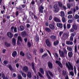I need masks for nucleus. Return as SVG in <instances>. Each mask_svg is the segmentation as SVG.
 Returning a JSON list of instances; mask_svg holds the SVG:
<instances>
[{"label":"nucleus","mask_w":79,"mask_h":79,"mask_svg":"<svg viewBox=\"0 0 79 79\" xmlns=\"http://www.w3.org/2000/svg\"><path fill=\"white\" fill-rule=\"evenodd\" d=\"M54 8L55 9L54 11L56 13H57V12L59 11V10H60V8L58 7V5H57V4H55L54 6Z\"/></svg>","instance_id":"20e7f679"},{"label":"nucleus","mask_w":79,"mask_h":79,"mask_svg":"<svg viewBox=\"0 0 79 79\" xmlns=\"http://www.w3.org/2000/svg\"><path fill=\"white\" fill-rule=\"evenodd\" d=\"M55 57L56 58H58V54L57 53H55Z\"/></svg>","instance_id":"680f3d73"},{"label":"nucleus","mask_w":79,"mask_h":79,"mask_svg":"<svg viewBox=\"0 0 79 79\" xmlns=\"http://www.w3.org/2000/svg\"><path fill=\"white\" fill-rule=\"evenodd\" d=\"M66 44L67 45H73V42H71L69 41H66Z\"/></svg>","instance_id":"412c9836"},{"label":"nucleus","mask_w":79,"mask_h":79,"mask_svg":"<svg viewBox=\"0 0 79 79\" xmlns=\"http://www.w3.org/2000/svg\"><path fill=\"white\" fill-rule=\"evenodd\" d=\"M44 9V8L42 6H41L39 8V10L40 12L41 13H43V10Z\"/></svg>","instance_id":"6e6552de"},{"label":"nucleus","mask_w":79,"mask_h":79,"mask_svg":"<svg viewBox=\"0 0 79 79\" xmlns=\"http://www.w3.org/2000/svg\"><path fill=\"white\" fill-rule=\"evenodd\" d=\"M27 19V16L24 15V16L23 18V21H24V20H26Z\"/></svg>","instance_id":"8fccbe9b"},{"label":"nucleus","mask_w":79,"mask_h":79,"mask_svg":"<svg viewBox=\"0 0 79 79\" xmlns=\"http://www.w3.org/2000/svg\"><path fill=\"white\" fill-rule=\"evenodd\" d=\"M62 20L63 23H65V22H66V19H65V18H64V17H62Z\"/></svg>","instance_id":"58836bf2"},{"label":"nucleus","mask_w":79,"mask_h":79,"mask_svg":"<svg viewBox=\"0 0 79 79\" xmlns=\"http://www.w3.org/2000/svg\"><path fill=\"white\" fill-rule=\"evenodd\" d=\"M17 55V52L15 51L14 52L12 53V56L13 57H15Z\"/></svg>","instance_id":"4be33fe9"},{"label":"nucleus","mask_w":79,"mask_h":79,"mask_svg":"<svg viewBox=\"0 0 79 79\" xmlns=\"http://www.w3.org/2000/svg\"><path fill=\"white\" fill-rule=\"evenodd\" d=\"M70 74L72 76H74V72H70Z\"/></svg>","instance_id":"a18cd8bd"},{"label":"nucleus","mask_w":79,"mask_h":79,"mask_svg":"<svg viewBox=\"0 0 79 79\" xmlns=\"http://www.w3.org/2000/svg\"><path fill=\"white\" fill-rule=\"evenodd\" d=\"M3 63L4 64H7L8 63V62L6 60H4L3 61Z\"/></svg>","instance_id":"c03bdc74"},{"label":"nucleus","mask_w":79,"mask_h":79,"mask_svg":"<svg viewBox=\"0 0 79 79\" xmlns=\"http://www.w3.org/2000/svg\"><path fill=\"white\" fill-rule=\"evenodd\" d=\"M48 66L50 69H52L53 68V64L50 62H48Z\"/></svg>","instance_id":"1a4fd4ad"},{"label":"nucleus","mask_w":79,"mask_h":79,"mask_svg":"<svg viewBox=\"0 0 79 79\" xmlns=\"http://www.w3.org/2000/svg\"><path fill=\"white\" fill-rule=\"evenodd\" d=\"M20 74H22L23 77H26V74L24 73L22 71H20Z\"/></svg>","instance_id":"aec40b11"},{"label":"nucleus","mask_w":79,"mask_h":79,"mask_svg":"<svg viewBox=\"0 0 79 79\" xmlns=\"http://www.w3.org/2000/svg\"><path fill=\"white\" fill-rule=\"evenodd\" d=\"M60 16L61 17H64V12L63 11H61L60 12Z\"/></svg>","instance_id":"c756f323"},{"label":"nucleus","mask_w":79,"mask_h":79,"mask_svg":"<svg viewBox=\"0 0 79 79\" xmlns=\"http://www.w3.org/2000/svg\"><path fill=\"white\" fill-rule=\"evenodd\" d=\"M67 49L69 51H71L72 50V48L71 47H67Z\"/></svg>","instance_id":"49530a36"},{"label":"nucleus","mask_w":79,"mask_h":79,"mask_svg":"<svg viewBox=\"0 0 79 79\" xmlns=\"http://www.w3.org/2000/svg\"><path fill=\"white\" fill-rule=\"evenodd\" d=\"M32 68L34 70V71H35V67L34 66V63H32Z\"/></svg>","instance_id":"4c0bfd02"},{"label":"nucleus","mask_w":79,"mask_h":79,"mask_svg":"<svg viewBox=\"0 0 79 79\" xmlns=\"http://www.w3.org/2000/svg\"><path fill=\"white\" fill-rule=\"evenodd\" d=\"M14 28H15V27L13 26H12L10 28L11 32H13V29H14Z\"/></svg>","instance_id":"37998d69"},{"label":"nucleus","mask_w":79,"mask_h":79,"mask_svg":"<svg viewBox=\"0 0 79 79\" xmlns=\"http://www.w3.org/2000/svg\"><path fill=\"white\" fill-rule=\"evenodd\" d=\"M71 27V25L69 24H68L67 25V28L68 29H69Z\"/></svg>","instance_id":"13d9d810"},{"label":"nucleus","mask_w":79,"mask_h":79,"mask_svg":"<svg viewBox=\"0 0 79 79\" xmlns=\"http://www.w3.org/2000/svg\"><path fill=\"white\" fill-rule=\"evenodd\" d=\"M76 64H79V58H78L77 61H76Z\"/></svg>","instance_id":"774afa93"},{"label":"nucleus","mask_w":79,"mask_h":79,"mask_svg":"<svg viewBox=\"0 0 79 79\" xmlns=\"http://www.w3.org/2000/svg\"><path fill=\"white\" fill-rule=\"evenodd\" d=\"M18 40L19 41H20V42H22V38H21V37L20 36H19L18 38Z\"/></svg>","instance_id":"e433bc0d"},{"label":"nucleus","mask_w":79,"mask_h":79,"mask_svg":"<svg viewBox=\"0 0 79 79\" xmlns=\"http://www.w3.org/2000/svg\"><path fill=\"white\" fill-rule=\"evenodd\" d=\"M67 5L68 8H69V9H70V8H71V5H70V4L67 3Z\"/></svg>","instance_id":"a19ab883"},{"label":"nucleus","mask_w":79,"mask_h":79,"mask_svg":"<svg viewBox=\"0 0 79 79\" xmlns=\"http://www.w3.org/2000/svg\"><path fill=\"white\" fill-rule=\"evenodd\" d=\"M27 77L28 78H29L31 79L32 78V74H31V73L30 72H28L27 73Z\"/></svg>","instance_id":"4468645a"},{"label":"nucleus","mask_w":79,"mask_h":79,"mask_svg":"<svg viewBox=\"0 0 79 79\" xmlns=\"http://www.w3.org/2000/svg\"><path fill=\"white\" fill-rule=\"evenodd\" d=\"M50 38L52 40H55L56 37L55 35H52L51 36Z\"/></svg>","instance_id":"cd10ccee"},{"label":"nucleus","mask_w":79,"mask_h":79,"mask_svg":"<svg viewBox=\"0 0 79 79\" xmlns=\"http://www.w3.org/2000/svg\"><path fill=\"white\" fill-rule=\"evenodd\" d=\"M9 68L10 69V70L12 71L13 70V69L12 68V67L11 65H9Z\"/></svg>","instance_id":"5fc2aeb1"},{"label":"nucleus","mask_w":79,"mask_h":79,"mask_svg":"<svg viewBox=\"0 0 79 79\" xmlns=\"http://www.w3.org/2000/svg\"><path fill=\"white\" fill-rule=\"evenodd\" d=\"M12 44L13 45H16V40L14 38H12Z\"/></svg>","instance_id":"5701e85b"},{"label":"nucleus","mask_w":79,"mask_h":79,"mask_svg":"<svg viewBox=\"0 0 79 79\" xmlns=\"http://www.w3.org/2000/svg\"><path fill=\"white\" fill-rule=\"evenodd\" d=\"M14 32H17V28L15 27L14 29Z\"/></svg>","instance_id":"e2e57ef3"},{"label":"nucleus","mask_w":79,"mask_h":79,"mask_svg":"<svg viewBox=\"0 0 79 79\" xmlns=\"http://www.w3.org/2000/svg\"><path fill=\"white\" fill-rule=\"evenodd\" d=\"M35 41L37 43L39 42V38H37L35 40Z\"/></svg>","instance_id":"69168bd1"},{"label":"nucleus","mask_w":79,"mask_h":79,"mask_svg":"<svg viewBox=\"0 0 79 79\" xmlns=\"http://www.w3.org/2000/svg\"><path fill=\"white\" fill-rule=\"evenodd\" d=\"M33 45V43L31 42V43L29 42H28L27 43V46H28V47H31L32 45Z\"/></svg>","instance_id":"dca6fc26"},{"label":"nucleus","mask_w":79,"mask_h":79,"mask_svg":"<svg viewBox=\"0 0 79 79\" xmlns=\"http://www.w3.org/2000/svg\"><path fill=\"white\" fill-rule=\"evenodd\" d=\"M74 71L75 75H76V69L75 66H74Z\"/></svg>","instance_id":"bf43d9fd"},{"label":"nucleus","mask_w":79,"mask_h":79,"mask_svg":"<svg viewBox=\"0 0 79 79\" xmlns=\"http://www.w3.org/2000/svg\"><path fill=\"white\" fill-rule=\"evenodd\" d=\"M66 67L68 68L69 70H73V66L71 65V63L69 62H67L66 63Z\"/></svg>","instance_id":"f257e3e1"},{"label":"nucleus","mask_w":79,"mask_h":79,"mask_svg":"<svg viewBox=\"0 0 79 79\" xmlns=\"http://www.w3.org/2000/svg\"><path fill=\"white\" fill-rule=\"evenodd\" d=\"M73 28L74 30H77V27L76 26V25L75 24H73Z\"/></svg>","instance_id":"72a5a7b5"},{"label":"nucleus","mask_w":79,"mask_h":79,"mask_svg":"<svg viewBox=\"0 0 79 79\" xmlns=\"http://www.w3.org/2000/svg\"><path fill=\"white\" fill-rule=\"evenodd\" d=\"M72 13H73V12H72V11L70 10L68 12V14L71 15V14H72Z\"/></svg>","instance_id":"4d7b16f0"},{"label":"nucleus","mask_w":79,"mask_h":79,"mask_svg":"<svg viewBox=\"0 0 79 79\" xmlns=\"http://www.w3.org/2000/svg\"><path fill=\"white\" fill-rule=\"evenodd\" d=\"M5 45L7 47H10L11 46V44L10 43H8L7 42H5Z\"/></svg>","instance_id":"a878e982"},{"label":"nucleus","mask_w":79,"mask_h":79,"mask_svg":"<svg viewBox=\"0 0 79 79\" xmlns=\"http://www.w3.org/2000/svg\"><path fill=\"white\" fill-rule=\"evenodd\" d=\"M68 56L69 58H71L73 56V52H69L68 54Z\"/></svg>","instance_id":"bb28decb"},{"label":"nucleus","mask_w":79,"mask_h":79,"mask_svg":"<svg viewBox=\"0 0 79 79\" xmlns=\"http://www.w3.org/2000/svg\"><path fill=\"white\" fill-rule=\"evenodd\" d=\"M56 25L58 27H60V28H62L63 27V24L61 23H58L56 24Z\"/></svg>","instance_id":"a211bd4d"},{"label":"nucleus","mask_w":79,"mask_h":79,"mask_svg":"<svg viewBox=\"0 0 79 79\" xmlns=\"http://www.w3.org/2000/svg\"><path fill=\"white\" fill-rule=\"evenodd\" d=\"M7 35L9 37H10V38H12L13 36V34L10 32H8L7 33Z\"/></svg>","instance_id":"f3484780"},{"label":"nucleus","mask_w":79,"mask_h":79,"mask_svg":"<svg viewBox=\"0 0 79 79\" xmlns=\"http://www.w3.org/2000/svg\"><path fill=\"white\" fill-rule=\"evenodd\" d=\"M20 55L22 56H24V53H23V51H21L20 53Z\"/></svg>","instance_id":"ea45409f"},{"label":"nucleus","mask_w":79,"mask_h":79,"mask_svg":"<svg viewBox=\"0 0 79 79\" xmlns=\"http://www.w3.org/2000/svg\"><path fill=\"white\" fill-rule=\"evenodd\" d=\"M62 8L63 9H64V10H66L67 9V7L65 6H63Z\"/></svg>","instance_id":"79ce46f5"},{"label":"nucleus","mask_w":79,"mask_h":79,"mask_svg":"<svg viewBox=\"0 0 79 79\" xmlns=\"http://www.w3.org/2000/svg\"><path fill=\"white\" fill-rule=\"evenodd\" d=\"M18 10H19V11H23V9L21 7H19V8Z\"/></svg>","instance_id":"3c124183"},{"label":"nucleus","mask_w":79,"mask_h":79,"mask_svg":"<svg viewBox=\"0 0 79 79\" xmlns=\"http://www.w3.org/2000/svg\"><path fill=\"white\" fill-rule=\"evenodd\" d=\"M21 35L23 37H25L27 36H28V34H27V32L25 31H23L21 33Z\"/></svg>","instance_id":"39448f33"},{"label":"nucleus","mask_w":79,"mask_h":79,"mask_svg":"<svg viewBox=\"0 0 79 79\" xmlns=\"http://www.w3.org/2000/svg\"><path fill=\"white\" fill-rule=\"evenodd\" d=\"M2 79H4L6 77L5 74H2Z\"/></svg>","instance_id":"0e129e2a"},{"label":"nucleus","mask_w":79,"mask_h":79,"mask_svg":"<svg viewBox=\"0 0 79 79\" xmlns=\"http://www.w3.org/2000/svg\"><path fill=\"white\" fill-rule=\"evenodd\" d=\"M56 63L58 65H59V66H60V68H62L63 67V65H62V64L58 60H56Z\"/></svg>","instance_id":"9b49d317"},{"label":"nucleus","mask_w":79,"mask_h":79,"mask_svg":"<svg viewBox=\"0 0 79 79\" xmlns=\"http://www.w3.org/2000/svg\"><path fill=\"white\" fill-rule=\"evenodd\" d=\"M49 27L51 29H55V26L53 25L50 24L49 25Z\"/></svg>","instance_id":"b1692460"},{"label":"nucleus","mask_w":79,"mask_h":79,"mask_svg":"<svg viewBox=\"0 0 79 79\" xmlns=\"http://www.w3.org/2000/svg\"><path fill=\"white\" fill-rule=\"evenodd\" d=\"M48 73L50 75L51 77H53V74H52V73L50 72V71H47L46 72V74H47V77L48 79H52V78L50 77V76L48 75Z\"/></svg>","instance_id":"7ed1b4c3"},{"label":"nucleus","mask_w":79,"mask_h":79,"mask_svg":"<svg viewBox=\"0 0 79 79\" xmlns=\"http://www.w3.org/2000/svg\"><path fill=\"white\" fill-rule=\"evenodd\" d=\"M58 5L59 6V7H60V8H62V6H63V3L61 2H58Z\"/></svg>","instance_id":"473e14b6"},{"label":"nucleus","mask_w":79,"mask_h":79,"mask_svg":"<svg viewBox=\"0 0 79 79\" xmlns=\"http://www.w3.org/2000/svg\"><path fill=\"white\" fill-rule=\"evenodd\" d=\"M17 77L19 79H23V77H22V76H21V75L18 74Z\"/></svg>","instance_id":"f704fd0d"},{"label":"nucleus","mask_w":79,"mask_h":79,"mask_svg":"<svg viewBox=\"0 0 79 79\" xmlns=\"http://www.w3.org/2000/svg\"><path fill=\"white\" fill-rule=\"evenodd\" d=\"M46 43L48 47H50V45H51V44H50V40H49L47 39L46 40Z\"/></svg>","instance_id":"f8f14e48"},{"label":"nucleus","mask_w":79,"mask_h":79,"mask_svg":"<svg viewBox=\"0 0 79 79\" xmlns=\"http://www.w3.org/2000/svg\"><path fill=\"white\" fill-rule=\"evenodd\" d=\"M75 19H79V16L78 15H76L75 16Z\"/></svg>","instance_id":"de8ad7c7"},{"label":"nucleus","mask_w":79,"mask_h":79,"mask_svg":"<svg viewBox=\"0 0 79 79\" xmlns=\"http://www.w3.org/2000/svg\"><path fill=\"white\" fill-rule=\"evenodd\" d=\"M59 44V40H56V41L54 42V45L55 46H56V45H58Z\"/></svg>","instance_id":"7c9ffc66"},{"label":"nucleus","mask_w":79,"mask_h":79,"mask_svg":"<svg viewBox=\"0 0 79 79\" xmlns=\"http://www.w3.org/2000/svg\"><path fill=\"white\" fill-rule=\"evenodd\" d=\"M59 52L60 54V56L61 57H64V54L66 55L67 54V51L65 49L63 51H61V50H59Z\"/></svg>","instance_id":"f03ea898"},{"label":"nucleus","mask_w":79,"mask_h":79,"mask_svg":"<svg viewBox=\"0 0 79 79\" xmlns=\"http://www.w3.org/2000/svg\"><path fill=\"white\" fill-rule=\"evenodd\" d=\"M45 30L46 32H52L51 30L48 27L46 28Z\"/></svg>","instance_id":"c85d7f7f"},{"label":"nucleus","mask_w":79,"mask_h":79,"mask_svg":"<svg viewBox=\"0 0 79 79\" xmlns=\"http://www.w3.org/2000/svg\"><path fill=\"white\" fill-rule=\"evenodd\" d=\"M44 1V0H39L38 1V2H37V5H40Z\"/></svg>","instance_id":"2f4dec72"},{"label":"nucleus","mask_w":79,"mask_h":79,"mask_svg":"<svg viewBox=\"0 0 79 79\" xmlns=\"http://www.w3.org/2000/svg\"><path fill=\"white\" fill-rule=\"evenodd\" d=\"M40 77H42L43 78H44V77L42 75V74L40 73V72L38 73Z\"/></svg>","instance_id":"6e6d98bb"},{"label":"nucleus","mask_w":79,"mask_h":79,"mask_svg":"<svg viewBox=\"0 0 79 79\" xmlns=\"http://www.w3.org/2000/svg\"><path fill=\"white\" fill-rule=\"evenodd\" d=\"M62 74L64 76H66V77H65V79H69V78H68V75H67V73L66 71H62Z\"/></svg>","instance_id":"0eeeda50"},{"label":"nucleus","mask_w":79,"mask_h":79,"mask_svg":"<svg viewBox=\"0 0 79 79\" xmlns=\"http://www.w3.org/2000/svg\"><path fill=\"white\" fill-rule=\"evenodd\" d=\"M75 52H77V46H75Z\"/></svg>","instance_id":"864d4df0"},{"label":"nucleus","mask_w":79,"mask_h":79,"mask_svg":"<svg viewBox=\"0 0 79 79\" xmlns=\"http://www.w3.org/2000/svg\"><path fill=\"white\" fill-rule=\"evenodd\" d=\"M51 19H52V16L50 15L49 17V20L51 21Z\"/></svg>","instance_id":"603ef678"},{"label":"nucleus","mask_w":79,"mask_h":79,"mask_svg":"<svg viewBox=\"0 0 79 79\" xmlns=\"http://www.w3.org/2000/svg\"><path fill=\"white\" fill-rule=\"evenodd\" d=\"M70 41H73V36H71L70 38Z\"/></svg>","instance_id":"052dcab7"},{"label":"nucleus","mask_w":79,"mask_h":79,"mask_svg":"<svg viewBox=\"0 0 79 79\" xmlns=\"http://www.w3.org/2000/svg\"><path fill=\"white\" fill-rule=\"evenodd\" d=\"M26 56L28 59H30L32 58V56L31 55L29 52H28L26 54Z\"/></svg>","instance_id":"ddd939ff"},{"label":"nucleus","mask_w":79,"mask_h":79,"mask_svg":"<svg viewBox=\"0 0 79 79\" xmlns=\"http://www.w3.org/2000/svg\"><path fill=\"white\" fill-rule=\"evenodd\" d=\"M23 70L24 71L27 72L28 71V67L26 66L24 67L23 68Z\"/></svg>","instance_id":"393cba45"},{"label":"nucleus","mask_w":79,"mask_h":79,"mask_svg":"<svg viewBox=\"0 0 79 79\" xmlns=\"http://www.w3.org/2000/svg\"><path fill=\"white\" fill-rule=\"evenodd\" d=\"M40 72H41V73L43 74H44V70L42 68H40Z\"/></svg>","instance_id":"c9c22d12"},{"label":"nucleus","mask_w":79,"mask_h":79,"mask_svg":"<svg viewBox=\"0 0 79 79\" xmlns=\"http://www.w3.org/2000/svg\"><path fill=\"white\" fill-rule=\"evenodd\" d=\"M47 55L48 54H44V55L42 56V58H44V57H46V56H47Z\"/></svg>","instance_id":"09e8293b"},{"label":"nucleus","mask_w":79,"mask_h":79,"mask_svg":"<svg viewBox=\"0 0 79 79\" xmlns=\"http://www.w3.org/2000/svg\"><path fill=\"white\" fill-rule=\"evenodd\" d=\"M18 29L20 31H23L24 29V27L23 25H21L19 27H18Z\"/></svg>","instance_id":"423d86ee"},{"label":"nucleus","mask_w":79,"mask_h":79,"mask_svg":"<svg viewBox=\"0 0 79 79\" xmlns=\"http://www.w3.org/2000/svg\"><path fill=\"white\" fill-rule=\"evenodd\" d=\"M54 21H56V22H61V20H60V19L56 17L54 18Z\"/></svg>","instance_id":"6ab92c4d"},{"label":"nucleus","mask_w":79,"mask_h":79,"mask_svg":"<svg viewBox=\"0 0 79 79\" xmlns=\"http://www.w3.org/2000/svg\"><path fill=\"white\" fill-rule=\"evenodd\" d=\"M79 10V7L77 6H76V9H75V8L72 9V11H73L74 13H75V12L76 11V10L77 11V10Z\"/></svg>","instance_id":"2eb2a0df"},{"label":"nucleus","mask_w":79,"mask_h":79,"mask_svg":"<svg viewBox=\"0 0 79 79\" xmlns=\"http://www.w3.org/2000/svg\"><path fill=\"white\" fill-rule=\"evenodd\" d=\"M31 3L32 5H34L35 4V2L34 1H33L31 2Z\"/></svg>","instance_id":"338daca9"},{"label":"nucleus","mask_w":79,"mask_h":79,"mask_svg":"<svg viewBox=\"0 0 79 79\" xmlns=\"http://www.w3.org/2000/svg\"><path fill=\"white\" fill-rule=\"evenodd\" d=\"M69 36V33H65L63 35V37L64 38H66L68 37Z\"/></svg>","instance_id":"9d476101"}]
</instances>
